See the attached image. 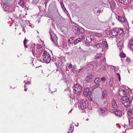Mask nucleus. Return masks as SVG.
Instances as JSON below:
<instances>
[{
    "label": "nucleus",
    "instance_id": "1",
    "mask_svg": "<svg viewBox=\"0 0 133 133\" xmlns=\"http://www.w3.org/2000/svg\"><path fill=\"white\" fill-rule=\"evenodd\" d=\"M133 98V96H131L130 97H129L125 96L122 98L121 101L125 108H128L130 105Z\"/></svg>",
    "mask_w": 133,
    "mask_h": 133
},
{
    "label": "nucleus",
    "instance_id": "2",
    "mask_svg": "<svg viewBox=\"0 0 133 133\" xmlns=\"http://www.w3.org/2000/svg\"><path fill=\"white\" fill-rule=\"evenodd\" d=\"M73 88L74 93L78 95H80L81 92L82 91V87L78 84L75 85L73 87Z\"/></svg>",
    "mask_w": 133,
    "mask_h": 133
},
{
    "label": "nucleus",
    "instance_id": "3",
    "mask_svg": "<svg viewBox=\"0 0 133 133\" xmlns=\"http://www.w3.org/2000/svg\"><path fill=\"white\" fill-rule=\"evenodd\" d=\"M50 55L49 53L46 51H44L43 54V63L47 64L49 63L51 60Z\"/></svg>",
    "mask_w": 133,
    "mask_h": 133
},
{
    "label": "nucleus",
    "instance_id": "4",
    "mask_svg": "<svg viewBox=\"0 0 133 133\" xmlns=\"http://www.w3.org/2000/svg\"><path fill=\"white\" fill-rule=\"evenodd\" d=\"M78 105L82 109H87L88 106V102L85 99H81L79 102Z\"/></svg>",
    "mask_w": 133,
    "mask_h": 133
},
{
    "label": "nucleus",
    "instance_id": "5",
    "mask_svg": "<svg viewBox=\"0 0 133 133\" xmlns=\"http://www.w3.org/2000/svg\"><path fill=\"white\" fill-rule=\"evenodd\" d=\"M100 78L98 77L96 78L94 80V83L95 84V86L96 87L95 88H101L102 86V84H101V83L100 81Z\"/></svg>",
    "mask_w": 133,
    "mask_h": 133
},
{
    "label": "nucleus",
    "instance_id": "6",
    "mask_svg": "<svg viewBox=\"0 0 133 133\" xmlns=\"http://www.w3.org/2000/svg\"><path fill=\"white\" fill-rule=\"evenodd\" d=\"M50 34L51 40L55 45H57L58 44L57 43V36L55 34H53L52 35H51L50 33Z\"/></svg>",
    "mask_w": 133,
    "mask_h": 133
},
{
    "label": "nucleus",
    "instance_id": "7",
    "mask_svg": "<svg viewBox=\"0 0 133 133\" xmlns=\"http://www.w3.org/2000/svg\"><path fill=\"white\" fill-rule=\"evenodd\" d=\"M79 27L76 26L75 25H73L72 27V30L74 33L77 35L80 34Z\"/></svg>",
    "mask_w": 133,
    "mask_h": 133
},
{
    "label": "nucleus",
    "instance_id": "8",
    "mask_svg": "<svg viewBox=\"0 0 133 133\" xmlns=\"http://www.w3.org/2000/svg\"><path fill=\"white\" fill-rule=\"evenodd\" d=\"M99 112L101 114L105 115L107 114L108 111L106 108L102 107H101L100 109L99 110Z\"/></svg>",
    "mask_w": 133,
    "mask_h": 133
},
{
    "label": "nucleus",
    "instance_id": "9",
    "mask_svg": "<svg viewBox=\"0 0 133 133\" xmlns=\"http://www.w3.org/2000/svg\"><path fill=\"white\" fill-rule=\"evenodd\" d=\"M92 75H89L87 76L85 79V83H90L92 81Z\"/></svg>",
    "mask_w": 133,
    "mask_h": 133
},
{
    "label": "nucleus",
    "instance_id": "10",
    "mask_svg": "<svg viewBox=\"0 0 133 133\" xmlns=\"http://www.w3.org/2000/svg\"><path fill=\"white\" fill-rule=\"evenodd\" d=\"M118 31L117 28H114L112 29L111 30V34L113 36H117L118 35Z\"/></svg>",
    "mask_w": 133,
    "mask_h": 133
},
{
    "label": "nucleus",
    "instance_id": "11",
    "mask_svg": "<svg viewBox=\"0 0 133 133\" xmlns=\"http://www.w3.org/2000/svg\"><path fill=\"white\" fill-rule=\"evenodd\" d=\"M117 18L120 22H127V20L124 17L118 16Z\"/></svg>",
    "mask_w": 133,
    "mask_h": 133
},
{
    "label": "nucleus",
    "instance_id": "12",
    "mask_svg": "<svg viewBox=\"0 0 133 133\" xmlns=\"http://www.w3.org/2000/svg\"><path fill=\"white\" fill-rule=\"evenodd\" d=\"M122 4L127 5L129 4L131 2V0H118Z\"/></svg>",
    "mask_w": 133,
    "mask_h": 133
},
{
    "label": "nucleus",
    "instance_id": "13",
    "mask_svg": "<svg viewBox=\"0 0 133 133\" xmlns=\"http://www.w3.org/2000/svg\"><path fill=\"white\" fill-rule=\"evenodd\" d=\"M113 112L117 116H121L122 114V112L120 110L117 109H114Z\"/></svg>",
    "mask_w": 133,
    "mask_h": 133
},
{
    "label": "nucleus",
    "instance_id": "14",
    "mask_svg": "<svg viewBox=\"0 0 133 133\" xmlns=\"http://www.w3.org/2000/svg\"><path fill=\"white\" fill-rule=\"evenodd\" d=\"M117 102L115 100L113 99L111 102L112 106V108L114 109H117L118 106L117 104Z\"/></svg>",
    "mask_w": 133,
    "mask_h": 133
},
{
    "label": "nucleus",
    "instance_id": "15",
    "mask_svg": "<svg viewBox=\"0 0 133 133\" xmlns=\"http://www.w3.org/2000/svg\"><path fill=\"white\" fill-rule=\"evenodd\" d=\"M94 37L92 36H89L86 37V42L89 43H90L94 39Z\"/></svg>",
    "mask_w": 133,
    "mask_h": 133
},
{
    "label": "nucleus",
    "instance_id": "16",
    "mask_svg": "<svg viewBox=\"0 0 133 133\" xmlns=\"http://www.w3.org/2000/svg\"><path fill=\"white\" fill-rule=\"evenodd\" d=\"M126 93L125 90L120 89L119 90V95L121 96H124Z\"/></svg>",
    "mask_w": 133,
    "mask_h": 133
},
{
    "label": "nucleus",
    "instance_id": "17",
    "mask_svg": "<svg viewBox=\"0 0 133 133\" xmlns=\"http://www.w3.org/2000/svg\"><path fill=\"white\" fill-rule=\"evenodd\" d=\"M107 95V91L105 90L103 91L102 93L101 98L104 99V98L106 97Z\"/></svg>",
    "mask_w": 133,
    "mask_h": 133
},
{
    "label": "nucleus",
    "instance_id": "18",
    "mask_svg": "<svg viewBox=\"0 0 133 133\" xmlns=\"http://www.w3.org/2000/svg\"><path fill=\"white\" fill-rule=\"evenodd\" d=\"M89 89L88 88H86L84 89L83 91V94L85 96H87L89 92Z\"/></svg>",
    "mask_w": 133,
    "mask_h": 133
},
{
    "label": "nucleus",
    "instance_id": "19",
    "mask_svg": "<svg viewBox=\"0 0 133 133\" xmlns=\"http://www.w3.org/2000/svg\"><path fill=\"white\" fill-rule=\"evenodd\" d=\"M129 46L130 49L133 51V39H130L128 44Z\"/></svg>",
    "mask_w": 133,
    "mask_h": 133
},
{
    "label": "nucleus",
    "instance_id": "20",
    "mask_svg": "<svg viewBox=\"0 0 133 133\" xmlns=\"http://www.w3.org/2000/svg\"><path fill=\"white\" fill-rule=\"evenodd\" d=\"M128 121L129 122V125L130 126H133V117L129 118L128 117Z\"/></svg>",
    "mask_w": 133,
    "mask_h": 133
},
{
    "label": "nucleus",
    "instance_id": "21",
    "mask_svg": "<svg viewBox=\"0 0 133 133\" xmlns=\"http://www.w3.org/2000/svg\"><path fill=\"white\" fill-rule=\"evenodd\" d=\"M111 1L110 3V6L111 8L112 9H114L115 8V3L114 1L112 0H110Z\"/></svg>",
    "mask_w": 133,
    "mask_h": 133
},
{
    "label": "nucleus",
    "instance_id": "22",
    "mask_svg": "<svg viewBox=\"0 0 133 133\" xmlns=\"http://www.w3.org/2000/svg\"><path fill=\"white\" fill-rule=\"evenodd\" d=\"M87 68L89 71H91L94 68V66L93 65L91 64H89L88 65Z\"/></svg>",
    "mask_w": 133,
    "mask_h": 133
},
{
    "label": "nucleus",
    "instance_id": "23",
    "mask_svg": "<svg viewBox=\"0 0 133 133\" xmlns=\"http://www.w3.org/2000/svg\"><path fill=\"white\" fill-rule=\"evenodd\" d=\"M128 114L129 116L131 115H133V107L129 109L128 111Z\"/></svg>",
    "mask_w": 133,
    "mask_h": 133
},
{
    "label": "nucleus",
    "instance_id": "24",
    "mask_svg": "<svg viewBox=\"0 0 133 133\" xmlns=\"http://www.w3.org/2000/svg\"><path fill=\"white\" fill-rule=\"evenodd\" d=\"M74 38H75L73 37L70 38L68 40V42L71 44H74Z\"/></svg>",
    "mask_w": 133,
    "mask_h": 133
},
{
    "label": "nucleus",
    "instance_id": "25",
    "mask_svg": "<svg viewBox=\"0 0 133 133\" xmlns=\"http://www.w3.org/2000/svg\"><path fill=\"white\" fill-rule=\"evenodd\" d=\"M82 39L80 38H78L76 39V40L74 39V44L76 45L78 42H81Z\"/></svg>",
    "mask_w": 133,
    "mask_h": 133
},
{
    "label": "nucleus",
    "instance_id": "26",
    "mask_svg": "<svg viewBox=\"0 0 133 133\" xmlns=\"http://www.w3.org/2000/svg\"><path fill=\"white\" fill-rule=\"evenodd\" d=\"M37 51L41 52L42 51V47L40 45H38L37 46Z\"/></svg>",
    "mask_w": 133,
    "mask_h": 133
},
{
    "label": "nucleus",
    "instance_id": "27",
    "mask_svg": "<svg viewBox=\"0 0 133 133\" xmlns=\"http://www.w3.org/2000/svg\"><path fill=\"white\" fill-rule=\"evenodd\" d=\"M118 30V35L119 34L120 35H121L123 34L124 31L121 28L118 29L117 28Z\"/></svg>",
    "mask_w": 133,
    "mask_h": 133
},
{
    "label": "nucleus",
    "instance_id": "28",
    "mask_svg": "<svg viewBox=\"0 0 133 133\" xmlns=\"http://www.w3.org/2000/svg\"><path fill=\"white\" fill-rule=\"evenodd\" d=\"M101 55V54H97L95 55V58L96 59H99L100 58Z\"/></svg>",
    "mask_w": 133,
    "mask_h": 133
},
{
    "label": "nucleus",
    "instance_id": "29",
    "mask_svg": "<svg viewBox=\"0 0 133 133\" xmlns=\"http://www.w3.org/2000/svg\"><path fill=\"white\" fill-rule=\"evenodd\" d=\"M74 128L73 125H72V123L70 125V128L69 129V130L71 132L73 131Z\"/></svg>",
    "mask_w": 133,
    "mask_h": 133
},
{
    "label": "nucleus",
    "instance_id": "30",
    "mask_svg": "<svg viewBox=\"0 0 133 133\" xmlns=\"http://www.w3.org/2000/svg\"><path fill=\"white\" fill-rule=\"evenodd\" d=\"M28 42V40L25 38L24 40L23 41V44L25 48H27V46L26 45V43Z\"/></svg>",
    "mask_w": 133,
    "mask_h": 133
},
{
    "label": "nucleus",
    "instance_id": "31",
    "mask_svg": "<svg viewBox=\"0 0 133 133\" xmlns=\"http://www.w3.org/2000/svg\"><path fill=\"white\" fill-rule=\"evenodd\" d=\"M79 30H80L79 31L80 32V33H81L83 34L85 33L84 30L82 28L80 27Z\"/></svg>",
    "mask_w": 133,
    "mask_h": 133
},
{
    "label": "nucleus",
    "instance_id": "32",
    "mask_svg": "<svg viewBox=\"0 0 133 133\" xmlns=\"http://www.w3.org/2000/svg\"><path fill=\"white\" fill-rule=\"evenodd\" d=\"M111 30H110L109 29H107L105 31V32L108 35L110 34V33L111 32Z\"/></svg>",
    "mask_w": 133,
    "mask_h": 133
},
{
    "label": "nucleus",
    "instance_id": "33",
    "mask_svg": "<svg viewBox=\"0 0 133 133\" xmlns=\"http://www.w3.org/2000/svg\"><path fill=\"white\" fill-rule=\"evenodd\" d=\"M19 5L21 6H24V3L23 0H20L19 2Z\"/></svg>",
    "mask_w": 133,
    "mask_h": 133
},
{
    "label": "nucleus",
    "instance_id": "34",
    "mask_svg": "<svg viewBox=\"0 0 133 133\" xmlns=\"http://www.w3.org/2000/svg\"><path fill=\"white\" fill-rule=\"evenodd\" d=\"M95 35L96 36L99 37H101L102 36V34L101 33H96L95 34Z\"/></svg>",
    "mask_w": 133,
    "mask_h": 133
},
{
    "label": "nucleus",
    "instance_id": "35",
    "mask_svg": "<svg viewBox=\"0 0 133 133\" xmlns=\"http://www.w3.org/2000/svg\"><path fill=\"white\" fill-rule=\"evenodd\" d=\"M120 56L122 58H124L126 57V55L123 52H121L120 54Z\"/></svg>",
    "mask_w": 133,
    "mask_h": 133
},
{
    "label": "nucleus",
    "instance_id": "36",
    "mask_svg": "<svg viewBox=\"0 0 133 133\" xmlns=\"http://www.w3.org/2000/svg\"><path fill=\"white\" fill-rule=\"evenodd\" d=\"M35 47L34 46H32L30 48V50L32 51V52H33L34 51V50H35Z\"/></svg>",
    "mask_w": 133,
    "mask_h": 133
},
{
    "label": "nucleus",
    "instance_id": "37",
    "mask_svg": "<svg viewBox=\"0 0 133 133\" xmlns=\"http://www.w3.org/2000/svg\"><path fill=\"white\" fill-rule=\"evenodd\" d=\"M101 45L102 44L101 43H99L97 44L96 45H95V46H96L97 48H99L101 46Z\"/></svg>",
    "mask_w": 133,
    "mask_h": 133
},
{
    "label": "nucleus",
    "instance_id": "38",
    "mask_svg": "<svg viewBox=\"0 0 133 133\" xmlns=\"http://www.w3.org/2000/svg\"><path fill=\"white\" fill-rule=\"evenodd\" d=\"M131 61L130 59L129 58H127L126 60V61L128 63H130Z\"/></svg>",
    "mask_w": 133,
    "mask_h": 133
},
{
    "label": "nucleus",
    "instance_id": "39",
    "mask_svg": "<svg viewBox=\"0 0 133 133\" xmlns=\"http://www.w3.org/2000/svg\"><path fill=\"white\" fill-rule=\"evenodd\" d=\"M38 2V1H37L36 0H33L32 2V4H36Z\"/></svg>",
    "mask_w": 133,
    "mask_h": 133
},
{
    "label": "nucleus",
    "instance_id": "40",
    "mask_svg": "<svg viewBox=\"0 0 133 133\" xmlns=\"http://www.w3.org/2000/svg\"><path fill=\"white\" fill-rule=\"evenodd\" d=\"M106 78L105 77H102L101 79V80L102 82H104L105 81Z\"/></svg>",
    "mask_w": 133,
    "mask_h": 133
},
{
    "label": "nucleus",
    "instance_id": "41",
    "mask_svg": "<svg viewBox=\"0 0 133 133\" xmlns=\"http://www.w3.org/2000/svg\"><path fill=\"white\" fill-rule=\"evenodd\" d=\"M81 37L83 39H84L86 37L84 35H82L81 36Z\"/></svg>",
    "mask_w": 133,
    "mask_h": 133
},
{
    "label": "nucleus",
    "instance_id": "42",
    "mask_svg": "<svg viewBox=\"0 0 133 133\" xmlns=\"http://www.w3.org/2000/svg\"><path fill=\"white\" fill-rule=\"evenodd\" d=\"M120 44H121V45H122V43L121 42H118L117 43V45L118 47L120 45Z\"/></svg>",
    "mask_w": 133,
    "mask_h": 133
},
{
    "label": "nucleus",
    "instance_id": "43",
    "mask_svg": "<svg viewBox=\"0 0 133 133\" xmlns=\"http://www.w3.org/2000/svg\"><path fill=\"white\" fill-rule=\"evenodd\" d=\"M117 74L118 75V77H119V82H120V80H121V78H120V75L119 74V73H117Z\"/></svg>",
    "mask_w": 133,
    "mask_h": 133
},
{
    "label": "nucleus",
    "instance_id": "44",
    "mask_svg": "<svg viewBox=\"0 0 133 133\" xmlns=\"http://www.w3.org/2000/svg\"><path fill=\"white\" fill-rule=\"evenodd\" d=\"M61 6L62 7L63 9V8H64L65 9V8L64 6V5L63 4V3H61Z\"/></svg>",
    "mask_w": 133,
    "mask_h": 133
},
{
    "label": "nucleus",
    "instance_id": "45",
    "mask_svg": "<svg viewBox=\"0 0 133 133\" xmlns=\"http://www.w3.org/2000/svg\"><path fill=\"white\" fill-rule=\"evenodd\" d=\"M72 67V65L71 64H70L68 66V67L69 68H71Z\"/></svg>",
    "mask_w": 133,
    "mask_h": 133
},
{
    "label": "nucleus",
    "instance_id": "46",
    "mask_svg": "<svg viewBox=\"0 0 133 133\" xmlns=\"http://www.w3.org/2000/svg\"><path fill=\"white\" fill-rule=\"evenodd\" d=\"M107 43L106 42H105V41H102V44H103L104 46V45L105 44V43Z\"/></svg>",
    "mask_w": 133,
    "mask_h": 133
},
{
    "label": "nucleus",
    "instance_id": "47",
    "mask_svg": "<svg viewBox=\"0 0 133 133\" xmlns=\"http://www.w3.org/2000/svg\"><path fill=\"white\" fill-rule=\"evenodd\" d=\"M113 82H109V84L110 87H112V85Z\"/></svg>",
    "mask_w": 133,
    "mask_h": 133
},
{
    "label": "nucleus",
    "instance_id": "48",
    "mask_svg": "<svg viewBox=\"0 0 133 133\" xmlns=\"http://www.w3.org/2000/svg\"><path fill=\"white\" fill-rule=\"evenodd\" d=\"M29 83H26L25 84V85H24V88H25L26 87V85H29Z\"/></svg>",
    "mask_w": 133,
    "mask_h": 133
},
{
    "label": "nucleus",
    "instance_id": "49",
    "mask_svg": "<svg viewBox=\"0 0 133 133\" xmlns=\"http://www.w3.org/2000/svg\"><path fill=\"white\" fill-rule=\"evenodd\" d=\"M48 1L49 0H45V1L44 2V4L45 6L46 5V4L47 3Z\"/></svg>",
    "mask_w": 133,
    "mask_h": 133
},
{
    "label": "nucleus",
    "instance_id": "50",
    "mask_svg": "<svg viewBox=\"0 0 133 133\" xmlns=\"http://www.w3.org/2000/svg\"><path fill=\"white\" fill-rule=\"evenodd\" d=\"M104 46H105V47H106V48H108V45L107 44V42L105 43V44L104 45Z\"/></svg>",
    "mask_w": 133,
    "mask_h": 133
},
{
    "label": "nucleus",
    "instance_id": "51",
    "mask_svg": "<svg viewBox=\"0 0 133 133\" xmlns=\"http://www.w3.org/2000/svg\"><path fill=\"white\" fill-rule=\"evenodd\" d=\"M113 78L112 77H111L110 79V82H113Z\"/></svg>",
    "mask_w": 133,
    "mask_h": 133
},
{
    "label": "nucleus",
    "instance_id": "52",
    "mask_svg": "<svg viewBox=\"0 0 133 133\" xmlns=\"http://www.w3.org/2000/svg\"><path fill=\"white\" fill-rule=\"evenodd\" d=\"M42 47H44V46H45V45L44 44V42L43 41H42Z\"/></svg>",
    "mask_w": 133,
    "mask_h": 133
},
{
    "label": "nucleus",
    "instance_id": "53",
    "mask_svg": "<svg viewBox=\"0 0 133 133\" xmlns=\"http://www.w3.org/2000/svg\"><path fill=\"white\" fill-rule=\"evenodd\" d=\"M103 62H106V59L105 57H104V58L103 60Z\"/></svg>",
    "mask_w": 133,
    "mask_h": 133
},
{
    "label": "nucleus",
    "instance_id": "54",
    "mask_svg": "<svg viewBox=\"0 0 133 133\" xmlns=\"http://www.w3.org/2000/svg\"><path fill=\"white\" fill-rule=\"evenodd\" d=\"M22 31H23L24 33L25 32V29L24 28H23Z\"/></svg>",
    "mask_w": 133,
    "mask_h": 133
},
{
    "label": "nucleus",
    "instance_id": "55",
    "mask_svg": "<svg viewBox=\"0 0 133 133\" xmlns=\"http://www.w3.org/2000/svg\"><path fill=\"white\" fill-rule=\"evenodd\" d=\"M101 12V11L100 10H98V11H97V12L98 13H99Z\"/></svg>",
    "mask_w": 133,
    "mask_h": 133
},
{
    "label": "nucleus",
    "instance_id": "56",
    "mask_svg": "<svg viewBox=\"0 0 133 133\" xmlns=\"http://www.w3.org/2000/svg\"><path fill=\"white\" fill-rule=\"evenodd\" d=\"M61 20H63L64 21V20H65L62 17L61 18Z\"/></svg>",
    "mask_w": 133,
    "mask_h": 133
},
{
    "label": "nucleus",
    "instance_id": "57",
    "mask_svg": "<svg viewBox=\"0 0 133 133\" xmlns=\"http://www.w3.org/2000/svg\"><path fill=\"white\" fill-rule=\"evenodd\" d=\"M81 70H82V69H79V70H78V71H79V72H80V71Z\"/></svg>",
    "mask_w": 133,
    "mask_h": 133
},
{
    "label": "nucleus",
    "instance_id": "58",
    "mask_svg": "<svg viewBox=\"0 0 133 133\" xmlns=\"http://www.w3.org/2000/svg\"><path fill=\"white\" fill-rule=\"evenodd\" d=\"M24 90L25 91H26L27 90V89L25 88V89H24Z\"/></svg>",
    "mask_w": 133,
    "mask_h": 133
},
{
    "label": "nucleus",
    "instance_id": "59",
    "mask_svg": "<svg viewBox=\"0 0 133 133\" xmlns=\"http://www.w3.org/2000/svg\"><path fill=\"white\" fill-rule=\"evenodd\" d=\"M72 110V109H71V110L69 111V113H70V112H71V111Z\"/></svg>",
    "mask_w": 133,
    "mask_h": 133
},
{
    "label": "nucleus",
    "instance_id": "60",
    "mask_svg": "<svg viewBox=\"0 0 133 133\" xmlns=\"http://www.w3.org/2000/svg\"><path fill=\"white\" fill-rule=\"evenodd\" d=\"M77 125H75V126H77V127H78V123H77Z\"/></svg>",
    "mask_w": 133,
    "mask_h": 133
},
{
    "label": "nucleus",
    "instance_id": "61",
    "mask_svg": "<svg viewBox=\"0 0 133 133\" xmlns=\"http://www.w3.org/2000/svg\"><path fill=\"white\" fill-rule=\"evenodd\" d=\"M26 81H24V83H26Z\"/></svg>",
    "mask_w": 133,
    "mask_h": 133
},
{
    "label": "nucleus",
    "instance_id": "62",
    "mask_svg": "<svg viewBox=\"0 0 133 133\" xmlns=\"http://www.w3.org/2000/svg\"><path fill=\"white\" fill-rule=\"evenodd\" d=\"M40 66H38V67H36V68H38L39 67H40Z\"/></svg>",
    "mask_w": 133,
    "mask_h": 133
},
{
    "label": "nucleus",
    "instance_id": "63",
    "mask_svg": "<svg viewBox=\"0 0 133 133\" xmlns=\"http://www.w3.org/2000/svg\"><path fill=\"white\" fill-rule=\"evenodd\" d=\"M105 102H106L105 101L104 102V103H105Z\"/></svg>",
    "mask_w": 133,
    "mask_h": 133
},
{
    "label": "nucleus",
    "instance_id": "64",
    "mask_svg": "<svg viewBox=\"0 0 133 133\" xmlns=\"http://www.w3.org/2000/svg\"><path fill=\"white\" fill-rule=\"evenodd\" d=\"M128 72L129 73H130L129 71L128 70Z\"/></svg>",
    "mask_w": 133,
    "mask_h": 133
}]
</instances>
